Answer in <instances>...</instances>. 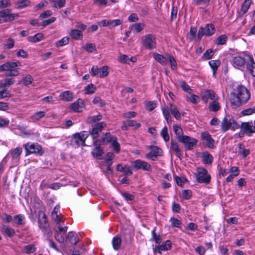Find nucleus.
Returning <instances> with one entry per match:
<instances>
[{
	"label": "nucleus",
	"mask_w": 255,
	"mask_h": 255,
	"mask_svg": "<svg viewBox=\"0 0 255 255\" xmlns=\"http://www.w3.org/2000/svg\"><path fill=\"white\" fill-rule=\"evenodd\" d=\"M149 148L151 151L145 155V157L153 161L156 160L157 156L162 155L163 151L161 148L157 146L150 145Z\"/></svg>",
	"instance_id": "9"
},
{
	"label": "nucleus",
	"mask_w": 255,
	"mask_h": 255,
	"mask_svg": "<svg viewBox=\"0 0 255 255\" xmlns=\"http://www.w3.org/2000/svg\"><path fill=\"white\" fill-rule=\"evenodd\" d=\"M60 97L65 101H71L73 99V94L70 91H66L62 92Z\"/></svg>",
	"instance_id": "26"
},
{
	"label": "nucleus",
	"mask_w": 255,
	"mask_h": 255,
	"mask_svg": "<svg viewBox=\"0 0 255 255\" xmlns=\"http://www.w3.org/2000/svg\"><path fill=\"white\" fill-rule=\"evenodd\" d=\"M209 64L213 70V76H215L216 71L221 65V61L220 60H212L209 62Z\"/></svg>",
	"instance_id": "24"
},
{
	"label": "nucleus",
	"mask_w": 255,
	"mask_h": 255,
	"mask_svg": "<svg viewBox=\"0 0 255 255\" xmlns=\"http://www.w3.org/2000/svg\"><path fill=\"white\" fill-rule=\"evenodd\" d=\"M22 151L21 147H16L11 152V155L13 159L16 158L21 153Z\"/></svg>",
	"instance_id": "44"
},
{
	"label": "nucleus",
	"mask_w": 255,
	"mask_h": 255,
	"mask_svg": "<svg viewBox=\"0 0 255 255\" xmlns=\"http://www.w3.org/2000/svg\"><path fill=\"white\" fill-rule=\"evenodd\" d=\"M102 115L99 114L97 116H94L89 117L88 118V121L89 123L92 124L101 121L102 119Z\"/></svg>",
	"instance_id": "45"
},
{
	"label": "nucleus",
	"mask_w": 255,
	"mask_h": 255,
	"mask_svg": "<svg viewBox=\"0 0 255 255\" xmlns=\"http://www.w3.org/2000/svg\"><path fill=\"white\" fill-rule=\"evenodd\" d=\"M24 147L26 154H32V153H40L41 150V146L38 143H33L29 145V143H27L23 145Z\"/></svg>",
	"instance_id": "12"
},
{
	"label": "nucleus",
	"mask_w": 255,
	"mask_h": 255,
	"mask_svg": "<svg viewBox=\"0 0 255 255\" xmlns=\"http://www.w3.org/2000/svg\"><path fill=\"white\" fill-rule=\"evenodd\" d=\"M38 216L39 227L43 232H48L50 230V228L46 214L43 211H39L38 213Z\"/></svg>",
	"instance_id": "8"
},
{
	"label": "nucleus",
	"mask_w": 255,
	"mask_h": 255,
	"mask_svg": "<svg viewBox=\"0 0 255 255\" xmlns=\"http://www.w3.org/2000/svg\"><path fill=\"white\" fill-rule=\"evenodd\" d=\"M43 39V35L41 33H38L33 36H28L27 40L30 42L35 43L42 40Z\"/></svg>",
	"instance_id": "28"
},
{
	"label": "nucleus",
	"mask_w": 255,
	"mask_h": 255,
	"mask_svg": "<svg viewBox=\"0 0 255 255\" xmlns=\"http://www.w3.org/2000/svg\"><path fill=\"white\" fill-rule=\"evenodd\" d=\"M170 221L171 222V225L172 226V227L177 228L180 227L181 222L179 220L176 219L174 217H172L170 219Z\"/></svg>",
	"instance_id": "60"
},
{
	"label": "nucleus",
	"mask_w": 255,
	"mask_h": 255,
	"mask_svg": "<svg viewBox=\"0 0 255 255\" xmlns=\"http://www.w3.org/2000/svg\"><path fill=\"white\" fill-rule=\"evenodd\" d=\"M69 42V38L67 37H65L62 38L61 39L57 41L55 43V45L57 47H61L64 45L67 44Z\"/></svg>",
	"instance_id": "48"
},
{
	"label": "nucleus",
	"mask_w": 255,
	"mask_h": 255,
	"mask_svg": "<svg viewBox=\"0 0 255 255\" xmlns=\"http://www.w3.org/2000/svg\"><path fill=\"white\" fill-rule=\"evenodd\" d=\"M89 134L85 131L74 134L72 137L71 142L78 146L81 144L84 146L86 145L85 140Z\"/></svg>",
	"instance_id": "6"
},
{
	"label": "nucleus",
	"mask_w": 255,
	"mask_h": 255,
	"mask_svg": "<svg viewBox=\"0 0 255 255\" xmlns=\"http://www.w3.org/2000/svg\"><path fill=\"white\" fill-rule=\"evenodd\" d=\"M56 19L55 17H52L48 19L43 20L40 24H39V25L45 27L47 25L54 22L56 20Z\"/></svg>",
	"instance_id": "55"
},
{
	"label": "nucleus",
	"mask_w": 255,
	"mask_h": 255,
	"mask_svg": "<svg viewBox=\"0 0 255 255\" xmlns=\"http://www.w3.org/2000/svg\"><path fill=\"white\" fill-rule=\"evenodd\" d=\"M96 88L93 84H90L85 87V92L87 94L94 93Z\"/></svg>",
	"instance_id": "43"
},
{
	"label": "nucleus",
	"mask_w": 255,
	"mask_h": 255,
	"mask_svg": "<svg viewBox=\"0 0 255 255\" xmlns=\"http://www.w3.org/2000/svg\"><path fill=\"white\" fill-rule=\"evenodd\" d=\"M197 182L208 184L211 181V176L208 174V171L205 168H198L197 172L195 173Z\"/></svg>",
	"instance_id": "5"
},
{
	"label": "nucleus",
	"mask_w": 255,
	"mask_h": 255,
	"mask_svg": "<svg viewBox=\"0 0 255 255\" xmlns=\"http://www.w3.org/2000/svg\"><path fill=\"white\" fill-rule=\"evenodd\" d=\"M202 139L206 141V146L210 148H215V140L208 131L201 133Z\"/></svg>",
	"instance_id": "15"
},
{
	"label": "nucleus",
	"mask_w": 255,
	"mask_h": 255,
	"mask_svg": "<svg viewBox=\"0 0 255 255\" xmlns=\"http://www.w3.org/2000/svg\"><path fill=\"white\" fill-rule=\"evenodd\" d=\"M153 58L156 61L163 65L166 64L167 62V58L161 54L154 53Z\"/></svg>",
	"instance_id": "29"
},
{
	"label": "nucleus",
	"mask_w": 255,
	"mask_h": 255,
	"mask_svg": "<svg viewBox=\"0 0 255 255\" xmlns=\"http://www.w3.org/2000/svg\"><path fill=\"white\" fill-rule=\"evenodd\" d=\"M52 2L53 7L60 8L65 5L66 0H53Z\"/></svg>",
	"instance_id": "40"
},
{
	"label": "nucleus",
	"mask_w": 255,
	"mask_h": 255,
	"mask_svg": "<svg viewBox=\"0 0 255 255\" xmlns=\"http://www.w3.org/2000/svg\"><path fill=\"white\" fill-rule=\"evenodd\" d=\"M45 113L43 111H40L38 112H36L34 115L31 116V120L34 121H37L45 117Z\"/></svg>",
	"instance_id": "37"
},
{
	"label": "nucleus",
	"mask_w": 255,
	"mask_h": 255,
	"mask_svg": "<svg viewBox=\"0 0 255 255\" xmlns=\"http://www.w3.org/2000/svg\"><path fill=\"white\" fill-rule=\"evenodd\" d=\"M209 108L210 111L216 112L220 109L221 106L218 102L214 100L210 104Z\"/></svg>",
	"instance_id": "35"
},
{
	"label": "nucleus",
	"mask_w": 255,
	"mask_h": 255,
	"mask_svg": "<svg viewBox=\"0 0 255 255\" xmlns=\"http://www.w3.org/2000/svg\"><path fill=\"white\" fill-rule=\"evenodd\" d=\"M167 60H168L171 67L173 70H175L177 69V64L176 60L175 58L171 56V55H167Z\"/></svg>",
	"instance_id": "41"
},
{
	"label": "nucleus",
	"mask_w": 255,
	"mask_h": 255,
	"mask_svg": "<svg viewBox=\"0 0 255 255\" xmlns=\"http://www.w3.org/2000/svg\"><path fill=\"white\" fill-rule=\"evenodd\" d=\"M122 244V239L118 236H115L113 238L112 240V245L115 250H118Z\"/></svg>",
	"instance_id": "31"
},
{
	"label": "nucleus",
	"mask_w": 255,
	"mask_h": 255,
	"mask_svg": "<svg viewBox=\"0 0 255 255\" xmlns=\"http://www.w3.org/2000/svg\"><path fill=\"white\" fill-rule=\"evenodd\" d=\"M170 148L175 152V154L178 157L181 159L182 154L178 143L171 140Z\"/></svg>",
	"instance_id": "23"
},
{
	"label": "nucleus",
	"mask_w": 255,
	"mask_h": 255,
	"mask_svg": "<svg viewBox=\"0 0 255 255\" xmlns=\"http://www.w3.org/2000/svg\"><path fill=\"white\" fill-rule=\"evenodd\" d=\"M69 34L73 39L75 40L81 39L83 37L82 33L78 29H72Z\"/></svg>",
	"instance_id": "27"
},
{
	"label": "nucleus",
	"mask_w": 255,
	"mask_h": 255,
	"mask_svg": "<svg viewBox=\"0 0 255 255\" xmlns=\"http://www.w3.org/2000/svg\"><path fill=\"white\" fill-rule=\"evenodd\" d=\"M83 101L79 99L76 102L71 104L70 108L74 112H80V109L83 107Z\"/></svg>",
	"instance_id": "22"
},
{
	"label": "nucleus",
	"mask_w": 255,
	"mask_h": 255,
	"mask_svg": "<svg viewBox=\"0 0 255 255\" xmlns=\"http://www.w3.org/2000/svg\"><path fill=\"white\" fill-rule=\"evenodd\" d=\"M216 29L213 24H208L205 27H200L197 34V37L199 40H200L203 35L210 36L214 34Z\"/></svg>",
	"instance_id": "7"
},
{
	"label": "nucleus",
	"mask_w": 255,
	"mask_h": 255,
	"mask_svg": "<svg viewBox=\"0 0 255 255\" xmlns=\"http://www.w3.org/2000/svg\"><path fill=\"white\" fill-rule=\"evenodd\" d=\"M173 130L176 134V138L181 143L185 144L187 149L191 150L193 148L196 144L197 140L192 138L190 136L183 135V131L182 128L177 125L173 126Z\"/></svg>",
	"instance_id": "2"
},
{
	"label": "nucleus",
	"mask_w": 255,
	"mask_h": 255,
	"mask_svg": "<svg viewBox=\"0 0 255 255\" xmlns=\"http://www.w3.org/2000/svg\"><path fill=\"white\" fill-rule=\"evenodd\" d=\"M213 160V156L208 152H204L203 153L202 161L204 164H211Z\"/></svg>",
	"instance_id": "25"
},
{
	"label": "nucleus",
	"mask_w": 255,
	"mask_h": 255,
	"mask_svg": "<svg viewBox=\"0 0 255 255\" xmlns=\"http://www.w3.org/2000/svg\"><path fill=\"white\" fill-rule=\"evenodd\" d=\"M15 82L13 78H5L0 82V88H5L12 85Z\"/></svg>",
	"instance_id": "30"
},
{
	"label": "nucleus",
	"mask_w": 255,
	"mask_h": 255,
	"mask_svg": "<svg viewBox=\"0 0 255 255\" xmlns=\"http://www.w3.org/2000/svg\"><path fill=\"white\" fill-rule=\"evenodd\" d=\"M96 147L92 152L93 155L99 159L102 158V155L104 153L103 149L100 147L101 145H94Z\"/></svg>",
	"instance_id": "21"
},
{
	"label": "nucleus",
	"mask_w": 255,
	"mask_h": 255,
	"mask_svg": "<svg viewBox=\"0 0 255 255\" xmlns=\"http://www.w3.org/2000/svg\"><path fill=\"white\" fill-rule=\"evenodd\" d=\"M182 196L184 199L189 200L192 197V192L189 190H184L182 192Z\"/></svg>",
	"instance_id": "62"
},
{
	"label": "nucleus",
	"mask_w": 255,
	"mask_h": 255,
	"mask_svg": "<svg viewBox=\"0 0 255 255\" xmlns=\"http://www.w3.org/2000/svg\"><path fill=\"white\" fill-rule=\"evenodd\" d=\"M14 41L13 39L9 38L6 41V43L4 44L3 47L4 49H10L14 46Z\"/></svg>",
	"instance_id": "54"
},
{
	"label": "nucleus",
	"mask_w": 255,
	"mask_h": 255,
	"mask_svg": "<svg viewBox=\"0 0 255 255\" xmlns=\"http://www.w3.org/2000/svg\"><path fill=\"white\" fill-rule=\"evenodd\" d=\"M126 124H127V125L128 126V127H134L135 128H137L141 126V124L140 123H137L134 120H127L126 121Z\"/></svg>",
	"instance_id": "52"
},
{
	"label": "nucleus",
	"mask_w": 255,
	"mask_h": 255,
	"mask_svg": "<svg viewBox=\"0 0 255 255\" xmlns=\"http://www.w3.org/2000/svg\"><path fill=\"white\" fill-rule=\"evenodd\" d=\"M2 231L9 237H11L15 235L14 230L8 226H3L2 227Z\"/></svg>",
	"instance_id": "34"
},
{
	"label": "nucleus",
	"mask_w": 255,
	"mask_h": 255,
	"mask_svg": "<svg viewBox=\"0 0 255 255\" xmlns=\"http://www.w3.org/2000/svg\"><path fill=\"white\" fill-rule=\"evenodd\" d=\"M170 112L177 120H178L180 118V113L177 110L176 106L170 104Z\"/></svg>",
	"instance_id": "38"
},
{
	"label": "nucleus",
	"mask_w": 255,
	"mask_h": 255,
	"mask_svg": "<svg viewBox=\"0 0 255 255\" xmlns=\"http://www.w3.org/2000/svg\"><path fill=\"white\" fill-rule=\"evenodd\" d=\"M228 37L225 34H222L218 36L215 41V43L217 45H222L227 43Z\"/></svg>",
	"instance_id": "32"
},
{
	"label": "nucleus",
	"mask_w": 255,
	"mask_h": 255,
	"mask_svg": "<svg viewBox=\"0 0 255 255\" xmlns=\"http://www.w3.org/2000/svg\"><path fill=\"white\" fill-rule=\"evenodd\" d=\"M146 109L147 111L150 112L153 110L156 107V103L152 101H149L145 104Z\"/></svg>",
	"instance_id": "57"
},
{
	"label": "nucleus",
	"mask_w": 255,
	"mask_h": 255,
	"mask_svg": "<svg viewBox=\"0 0 255 255\" xmlns=\"http://www.w3.org/2000/svg\"><path fill=\"white\" fill-rule=\"evenodd\" d=\"M152 238L150 241H155L156 243L159 244L161 242V237L160 236H157L155 230L153 229L151 232Z\"/></svg>",
	"instance_id": "42"
},
{
	"label": "nucleus",
	"mask_w": 255,
	"mask_h": 255,
	"mask_svg": "<svg viewBox=\"0 0 255 255\" xmlns=\"http://www.w3.org/2000/svg\"><path fill=\"white\" fill-rule=\"evenodd\" d=\"M131 166L135 170L142 169L144 171H150L151 169L150 164L145 161L140 159H136L132 162Z\"/></svg>",
	"instance_id": "10"
},
{
	"label": "nucleus",
	"mask_w": 255,
	"mask_h": 255,
	"mask_svg": "<svg viewBox=\"0 0 255 255\" xmlns=\"http://www.w3.org/2000/svg\"><path fill=\"white\" fill-rule=\"evenodd\" d=\"M160 134L163 137L165 141H168L169 140L170 137L168 133V128L166 126H165L161 129Z\"/></svg>",
	"instance_id": "39"
},
{
	"label": "nucleus",
	"mask_w": 255,
	"mask_h": 255,
	"mask_svg": "<svg viewBox=\"0 0 255 255\" xmlns=\"http://www.w3.org/2000/svg\"><path fill=\"white\" fill-rule=\"evenodd\" d=\"M214 55V51L211 49L206 51L202 56V58L204 60H209L211 59Z\"/></svg>",
	"instance_id": "49"
},
{
	"label": "nucleus",
	"mask_w": 255,
	"mask_h": 255,
	"mask_svg": "<svg viewBox=\"0 0 255 255\" xmlns=\"http://www.w3.org/2000/svg\"><path fill=\"white\" fill-rule=\"evenodd\" d=\"M248 57L249 58V61L246 63L247 68L250 73L254 77H255V62L252 56L249 55Z\"/></svg>",
	"instance_id": "17"
},
{
	"label": "nucleus",
	"mask_w": 255,
	"mask_h": 255,
	"mask_svg": "<svg viewBox=\"0 0 255 255\" xmlns=\"http://www.w3.org/2000/svg\"><path fill=\"white\" fill-rule=\"evenodd\" d=\"M143 46L148 49H152L156 47L155 37L151 34L146 35L143 42Z\"/></svg>",
	"instance_id": "13"
},
{
	"label": "nucleus",
	"mask_w": 255,
	"mask_h": 255,
	"mask_svg": "<svg viewBox=\"0 0 255 255\" xmlns=\"http://www.w3.org/2000/svg\"><path fill=\"white\" fill-rule=\"evenodd\" d=\"M251 97L250 91L244 86L239 85L230 94L229 101L233 109H237L245 104Z\"/></svg>",
	"instance_id": "1"
},
{
	"label": "nucleus",
	"mask_w": 255,
	"mask_h": 255,
	"mask_svg": "<svg viewBox=\"0 0 255 255\" xmlns=\"http://www.w3.org/2000/svg\"><path fill=\"white\" fill-rule=\"evenodd\" d=\"M111 145L116 153H118L120 151V144L117 141V138L111 143Z\"/></svg>",
	"instance_id": "56"
},
{
	"label": "nucleus",
	"mask_w": 255,
	"mask_h": 255,
	"mask_svg": "<svg viewBox=\"0 0 255 255\" xmlns=\"http://www.w3.org/2000/svg\"><path fill=\"white\" fill-rule=\"evenodd\" d=\"M116 138V136L111 135L110 133L107 132L102 136L101 139L96 140L94 145H105L112 143Z\"/></svg>",
	"instance_id": "11"
},
{
	"label": "nucleus",
	"mask_w": 255,
	"mask_h": 255,
	"mask_svg": "<svg viewBox=\"0 0 255 255\" xmlns=\"http://www.w3.org/2000/svg\"><path fill=\"white\" fill-rule=\"evenodd\" d=\"M66 238L70 244L74 245H76L79 241V237L74 232H69L67 235Z\"/></svg>",
	"instance_id": "19"
},
{
	"label": "nucleus",
	"mask_w": 255,
	"mask_h": 255,
	"mask_svg": "<svg viewBox=\"0 0 255 255\" xmlns=\"http://www.w3.org/2000/svg\"><path fill=\"white\" fill-rule=\"evenodd\" d=\"M109 74L108 67L107 66H103L100 69V77H105Z\"/></svg>",
	"instance_id": "61"
},
{
	"label": "nucleus",
	"mask_w": 255,
	"mask_h": 255,
	"mask_svg": "<svg viewBox=\"0 0 255 255\" xmlns=\"http://www.w3.org/2000/svg\"><path fill=\"white\" fill-rule=\"evenodd\" d=\"M255 113V106L243 110L241 114L244 116H250Z\"/></svg>",
	"instance_id": "46"
},
{
	"label": "nucleus",
	"mask_w": 255,
	"mask_h": 255,
	"mask_svg": "<svg viewBox=\"0 0 255 255\" xmlns=\"http://www.w3.org/2000/svg\"><path fill=\"white\" fill-rule=\"evenodd\" d=\"M84 49L90 53L94 52L96 50V45L94 43H87L85 45Z\"/></svg>",
	"instance_id": "47"
},
{
	"label": "nucleus",
	"mask_w": 255,
	"mask_h": 255,
	"mask_svg": "<svg viewBox=\"0 0 255 255\" xmlns=\"http://www.w3.org/2000/svg\"><path fill=\"white\" fill-rule=\"evenodd\" d=\"M171 242L170 240H167L163 243L161 245L155 246L154 249V252H157L159 254H162L163 251H168L171 248Z\"/></svg>",
	"instance_id": "16"
},
{
	"label": "nucleus",
	"mask_w": 255,
	"mask_h": 255,
	"mask_svg": "<svg viewBox=\"0 0 255 255\" xmlns=\"http://www.w3.org/2000/svg\"><path fill=\"white\" fill-rule=\"evenodd\" d=\"M14 223L17 225H24L25 223V217L22 214L15 215L13 217Z\"/></svg>",
	"instance_id": "33"
},
{
	"label": "nucleus",
	"mask_w": 255,
	"mask_h": 255,
	"mask_svg": "<svg viewBox=\"0 0 255 255\" xmlns=\"http://www.w3.org/2000/svg\"><path fill=\"white\" fill-rule=\"evenodd\" d=\"M30 3V1L29 0H21L15 2V5L17 8L21 9L28 6Z\"/></svg>",
	"instance_id": "36"
},
{
	"label": "nucleus",
	"mask_w": 255,
	"mask_h": 255,
	"mask_svg": "<svg viewBox=\"0 0 255 255\" xmlns=\"http://www.w3.org/2000/svg\"><path fill=\"white\" fill-rule=\"evenodd\" d=\"M132 27L136 31V32H139L144 27V25L140 23H136L132 25Z\"/></svg>",
	"instance_id": "64"
},
{
	"label": "nucleus",
	"mask_w": 255,
	"mask_h": 255,
	"mask_svg": "<svg viewBox=\"0 0 255 255\" xmlns=\"http://www.w3.org/2000/svg\"><path fill=\"white\" fill-rule=\"evenodd\" d=\"M20 65L19 62H7L0 66V72L6 71L7 76H16L19 74L17 69Z\"/></svg>",
	"instance_id": "3"
},
{
	"label": "nucleus",
	"mask_w": 255,
	"mask_h": 255,
	"mask_svg": "<svg viewBox=\"0 0 255 255\" xmlns=\"http://www.w3.org/2000/svg\"><path fill=\"white\" fill-rule=\"evenodd\" d=\"M35 248H34V246L32 245L25 246V247H24L22 250V252L26 254L33 253L35 252Z\"/></svg>",
	"instance_id": "50"
},
{
	"label": "nucleus",
	"mask_w": 255,
	"mask_h": 255,
	"mask_svg": "<svg viewBox=\"0 0 255 255\" xmlns=\"http://www.w3.org/2000/svg\"><path fill=\"white\" fill-rule=\"evenodd\" d=\"M241 128L244 130V133L248 136H251L255 132V127L253 126L252 122L242 123Z\"/></svg>",
	"instance_id": "14"
},
{
	"label": "nucleus",
	"mask_w": 255,
	"mask_h": 255,
	"mask_svg": "<svg viewBox=\"0 0 255 255\" xmlns=\"http://www.w3.org/2000/svg\"><path fill=\"white\" fill-rule=\"evenodd\" d=\"M51 216H52V219L58 225H60V223L64 222V220H63V217H62L61 214H60V215L56 214V215H52Z\"/></svg>",
	"instance_id": "58"
},
{
	"label": "nucleus",
	"mask_w": 255,
	"mask_h": 255,
	"mask_svg": "<svg viewBox=\"0 0 255 255\" xmlns=\"http://www.w3.org/2000/svg\"><path fill=\"white\" fill-rule=\"evenodd\" d=\"M23 84L25 86H28L31 84L33 81V78L30 75H26L22 79Z\"/></svg>",
	"instance_id": "59"
},
{
	"label": "nucleus",
	"mask_w": 255,
	"mask_h": 255,
	"mask_svg": "<svg viewBox=\"0 0 255 255\" xmlns=\"http://www.w3.org/2000/svg\"><path fill=\"white\" fill-rule=\"evenodd\" d=\"M18 17V14L17 13H10V12H8V14L6 16V18H4V21H12L15 19L17 18Z\"/></svg>",
	"instance_id": "51"
},
{
	"label": "nucleus",
	"mask_w": 255,
	"mask_h": 255,
	"mask_svg": "<svg viewBox=\"0 0 255 255\" xmlns=\"http://www.w3.org/2000/svg\"><path fill=\"white\" fill-rule=\"evenodd\" d=\"M239 127V125L229 115L226 116L223 118L221 124V128L223 132H226L230 129L234 130Z\"/></svg>",
	"instance_id": "4"
},
{
	"label": "nucleus",
	"mask_w": 255,
	"mask_h": 255,
	"mask_svg": "<svg viewBox=\"0 0 255 255\" xmlns=\"http://www.w3.org/2000/svg\"><path fill=\"white\" fill-rule=\"evenodd\" d=\"M180 85L183 91L187 92L190 94L191 93L192 90L190 88V86L188 85H187L185 81H181Z\"/></svg>",
	"instance_id": "53"
},
{
	"label": "nucleus",
	"mask_w": 255,
	"mask_h": 255,
	"mask_svg": "<svg viewBox=\"0 0 255 255\" xmlns=\"http://www.w3.org/2000/svg\"><path fill=\"white\" fill-rule=\"evenodd\" d=\"M122 23V21L120 19H116L114 20H110V27H115L117 26Z\"/></svg>",
	"instance_id": "63"
},
{
	"label": "nucleus",
	"mask_w": 255,
	"mask_h": 255,
	"mask_svg": "<svg viewBox=\"0 0 255 255\" xmlns=\"http://www.w3.org/2000/svg\"><path fill=\"white\" fill-rule=\"evenodd\" d=\"M252 3V0H245L242 5L241 8L238 14L240 16H243L248 10Z\"/></svg>",
	"instance_id": "18"
},
{
	"label": "nucleus",
	"mask_w": 255,
	"mask_h": 255,
	"mask_svg": "<svg viewBox=\"0 0 255 255\" xmlns=\"http://www.w3.org/2000/svg\"><path fill=\"white\" fill-rule=\"evenodd\" d=\"M232 63L235 67L238 68V67L244 66L246 61L241 56H236L233 58Z\"/></svg>",
	"instance_id": "20"
}]
</instances>
